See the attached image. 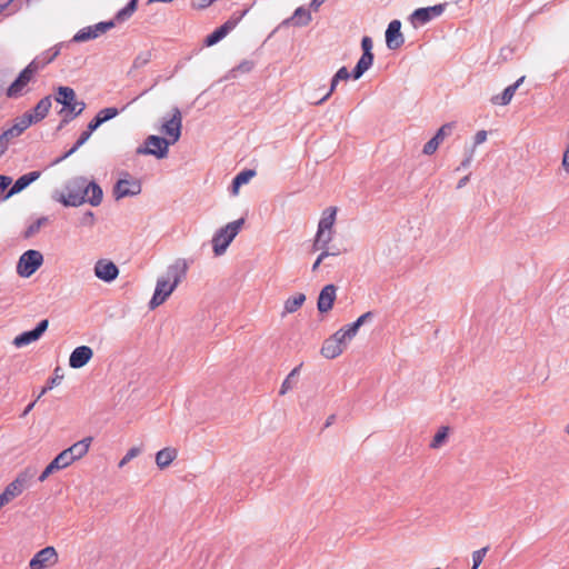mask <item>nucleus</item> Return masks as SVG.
<instances>
[{"label": "nucleus", "mask_w": 569, "mask_h": 569, "mask_svg": "<svg viewBox=\"0 0 569 569\" xmlns=\"http://www.w3.org/2000/svg\"><path fill=\"white\" fill-rule=\"evenodd\" d=\"M337 297V288L335 284H327L322 288L320 291L319 298H318V310L321 313H326L330 311L333 307L335 300Z\"/></svg>", "instance_id": "aec40b11"}, {"label": "nucleus", "mask_w": 569, "mask_h": 569, "mask_svg": "<svg viewBox=\"0 0 569 569\" xmlns=\"http://www.w3.org/2000/svg\"><path fill=\"white\" fill-rule=\"evenodd\" d=\"M26 129V126L21 124V120L17 119L12 127L0 134V158L7 151L9 142L19 137Z\"/></svg>", "instance_id": "5701e85b"}, {"label": "nucleus", "mask_w": 569, "mask_h": 569, "mask_svg": "<svg viewBox=\"0 0 569 569\" xmlns=\"http://www.w3.org/2000/svg\"><path fill=\"white\" fill-rule=\"evenodd\" d=\"M33 405H34V403H30V405L26 408V410H24L23 415H27V413L32 409Z\"/></svg>", "instance_id": "338daca9"}, {"label": "nucleus", "mask_w": 569, "mask_h": 569, "mask_svg": "<svg viewBox=\"0 0 569 569\" xmlns=\"http://www.w3.org/2000/svg\"><path fill=\"white\" fill-rule=\"evenodd\" d=\"M47 222V219L46 218H41V219H38L34 223H32L29 228H28V231H27V236H32L36 232L39 231V229L41 228V226Z\"/></svg>", "instance_id": "603ef678"}, {"label": "nucleus", "mask_w": 569, "mask_h": 569, "mask_svg": "<svg viewBox=\"0 0 569 569\" xmlns=\"http://www.w3.org/2000/svg\"><path fill=\"white\" fill-rule=\"evenodd\" d=\"M335 419H336L335 415L329 416L326 421V427L331 426L333 423Z\"/></svg>", "instance_id": "0e129e2a"}, {"label": "nucleus", "mask_w": 569, "mask_h": 569, "mask_svg": "<svg viewBox=\"0 0 569 569\" xmlns=\"http://www.w3.org/2000/svg\"><path fill=\"white\" fill-rule=\"evenodd\" d=\"M59 467L57 466V463L54 462V460H52L46 468L44 470L41 472V475L39 476V481L40 482H43L46 481L53 472L56 471H59Z\"/></svg>", "instance_id": "49530a36"}, {"label": "nucleus", "mask_w": 569, "mask_h": 569, "mask_svg": "<svg viewBox=\"0 0 569 569\" xmlns=\"http://www.w3.org/2000/svg\"><path fill=\"white\" fill-rule=\"evenodd\" d=\"M91 132L87 129L84 130L79 139L77 140V142L74 143V146L64 154V158L69 157L70 154H72L73 152H76L82 144H84L89 138L91 137Z\"/></svg>", "instance_id": "a19ab883"}, {"label": "nucleus", "mask_w": 569, "mask_h": 569, "mask_svg": "<svg viewBox=\"0 0 569 569\" xmlns=\"http://www.w3.org/2000/svg\"><path fill=\"white\" fill-rule=\"evenodd\" d=\"M440 143H441V142H440V141H438V139H437V138H435V137H433V138H431V139H430L426 144H425V147H423V153H425V154H428V156L433 154V153L437 151V149H438V147L440 146Z\"/></svg>", "instance_id": "3c124183"}, {"label": "nucleus", "mask_w": 569, "mask_h": 569, "mask_svg": "<svg viewBox=\"0 0 569 569\" xmlns=\"http://www.w3.org/2000/svg\"><path fill=\"white\" fill-rule=\"evenodd\" d=\"M449 433L448 427H441L437 433L433 436L432 441L430 442V448L438 449L440 448L443 442L447 440Z\"/></svg>", "instance_id": "c9c22d12"}, {"label": "nucleus", "mask_w": 569, "mask_h": 569, "mask_svg": "<svg viewBox=\"0 0 569 569\" xmlns=\"http://www.w3.org/2000/svg\"><path fill=\"white\" fill-rule=\"evenodd\" d=\"M350 78V73L348 71V69L346 67H341L337 73L333 76L332 80H331V86H330V89L329 91L325 94V97L322 99H320L317 104L319 103H322L323 101H326L331 94L332 92L336 90L337 88V84L340 80H348Z\"/></svg>", "instance_id": "cd10ccee"}, {"label": "nucleus", "mask_w": 569, "mask_h": 569, "mask_svg": "<svg viewBox=\"0 0 569 569\" xmlns=\"http://www.w3.org/2000/svg\"><path fill=\"white\" fill-rule=\"evenodd\" d=\"M102 124L101 119H98L94 117L89 123L87 129L92 133L94 130H97Z\"/></svg>", "instance_id": "13d9d810"}, {"label": "nucleus", "mask_w": 569, "mask_h": 569, "mask_svg": "<svg viewBox=\"0 0 569 569\" xmlns=\"http://www.w3.org/2000/svg\"><path fill=\"white\" fill-rule=\"evenodd\" d=\"M445 10L443 4H437L428 8L417 9L412 13V22L425 24L430 21L432 18L440 16Z\"/></svg>", "instance_id": "4be33fe9"}, {"label": "nucleus", "mask_w": 569, "mask_h": 569, "mask_svg": "<svg viewBox=\"0 0 569 569\" xmlns=\"http://www.w3.org/2000/svg\"><path fill=\"white\" fill-rule=\"evenodd\" d=\"M40 63L31 61L17 77V79L7 89L8 98H19L27 92L28 84L33 80L39 71Z\"/></svg>", "instance_id": "0eeeda50"}, {"label": "nucleus", "mask_w": 569, "mask_h": 569, "mask_svg": "<svg viewBox=\"0 0 569 569\" xmlns=\"http://www.w3.org/2000/svg\"><path fill=\"white\" fill-rule=\"evenodd\" d=\"M59 467L57 466V463L54 462V460H52L46 468L44 470L41 472V475L39 476V481L40 482H43L46 481L53 472L56 471H59Z\"/></svg>", "instance_id": "de8ad7c7"}, {"label": "nucleus", "mask_w": 569, "mask_h": 569, "mask_svg": "<svg viewBox=\"0 0 569 569\" xmlns=\"http://www.w3.org/2000/svg\"><path fill=\"white\" fill-rule=\"evenodd\" d=\"M182 114L178 108L172 109L170 119L163 121L160 131L170 144H174L181 137Z\"/></svg>", "instance_id": "9b49d317"}, {"label": "nucleus", "mask_w": 569, "mask_h": 569, "mask_svg": "<svg viewBox=\"0 0 569 569\" xmlns=\"http://www.w3.org/2000/svg\"><path fill=\"white\" fill-rule=\"evenodd\" d=\"M54 100L63 106L60 113L64 114V122L74 119L86 109V103L77 100L76 91L70 87H58Z\"/></svg>", "instance_id": "20e7f679"}, {"label": "nucleus", "mask_w": 569, "mask_h": 569, "mask_svg": "<svg viewBox=\"0 0 569 569\" xmlns=\"http://www.w3.org/2000/svg\"><path fill=\"white\" fill-rule=\"evenodd\" d=\"M212 2L213 0H192V7L202 10L208 8Z\"/></svg>", "instance_id": "5fc2aeb1"}, {"label": "nucleus", "mask_w": 569, "mask_h": 569, "mask_svg": "<svg viewBox=\"0 0 569 569\" xmlns=\"http://www.w3.org/2000/svg\"><path fill=\"white\" fill-rule=\"evenodd\" d=\"M137 3L138 0H130V2L117 13L116 19L118 21L127 20L137 10Z\"/></svg>", "instance_id": "4c0bfd02"}, {"label": "nucleus", "mask_w": 569, "mask_h": 569, "mask_svg": "<svg viewBox=\"0 0 569 569\" xmlns=\"http://www.w3.org/2000/svg\"><path fill=\"white\" fill-rule=\"evenodd\" d=\"M58 54H59V49L57 47H54V48H51V49L44 51L43 53H41L40 56L34 58L32 61H38V63H40V67H39V71H40L48 63L53 61Z\"/></svg>", "instance_id": "f704fd0d"}, {"label": "nucleus", "mask_w": 569, "mask_h": 569, "mask_svg": "<svg viewBox=\"0 0 569 569\" xmlns=\"http://www.w3.org/2000/svg\"><path fill=\"white\" fill-rule=\"evenodd\" d=\"M141 452L140 448L132 447L130 448L127 453L122 457V459L119 461L118 467L123 468L129 461H131L133 458L139 456Z\"/></svg>", "instance_id": "37998d69"}, {"label": "nucleus", "mask_w": 569, "mask_h": 569, "mask_svg": "<svg viewBox=\"0 0 569 569\" xmlns=\"http://www.w3.org/2000/svg\"><path fill=\"white\" fill-rule=\"evenodd\" d=\"M306 301L305 293H296L284 301L283 315L293 313L299 310Z\"/></svg>", "instance_id": "bb28decb"}, {"label": "nucleus", "mask_w": 569, "mask_h": 569, "mask_svg": "<svg viewBox=\"0 0 569 569\" xmlns=\"http://www.w3.org/2000/svg\"><path fill=\"white\" fill-rule=\"evenodd\" d=\"M114 27L113 21L108 22H99L93 26H88L82 29H80L74 36L73 41L74 42H86L89 40L97 39L98 37L104 34L107 31L112 29Z\"/></svg>", "instance_id": "4468645a"}, {"label": "nucleus", "mask_w": 569, "mask_h": 569, "mask_svg": "<svg viewBox=\"0 0 569 569\" xmlns=\"http://www.w3.org/2000/svg\"><path fill=\"white\" fill-rule=\"evenodd\" d=\"M487 140V131L480 130L475 136V144H481Z\"/></svg>", "instance_id": "4d7b16f0"}, {"label": "nucleus", "mask_w": 569, "mask_h": 569, "mask_svg": "<svg viewBox=\"0 0 569 569\" xmlns=\"http://www.w3.org/2000/svg\"><path fill=\"white\" fill-rule=\"evenodd\" d=\"M566 433L569 436V423L566 426Z\"/></svg>", "instance_id": "774afa93"}, {"label": "nucleus", "mask_w": 569, "mask_h": 569, "mask_svg": "<svg viewBox=\"0 0 569 569\" xmlns=\"http://www.w3.org/2000/svg\"><path fill=\"white\" fill-rule=\"evenodd\" d=\"M173 0H148L149 3H154V2H172Z\"/></svg>", "instance_id": "69168bd1"}, {"label": "nucleus", "mask_w": 569, "mask_h": 569, "mask_svg": "<svg viewBox=\"0 0 569 569\" xmlns=\"http://www.w3.org/2000/svg\"><path fill=\"white\" fill-rule=\"evenodd\" d=\"M12 179L7 176H0V197H2V193L4 190L11 184Z\"/></svg>", "instance_id": "6e6d98bb"}, {"label": "nucleus", "mask_w": 569, "mask_h": 569, "mask_svg": "<svg viewBox=\"0 0 569 569\" xmlns=\"http://www.w3.org/2000/svg\"><path fill=\"white\" fill-rule=\"evenodd\" d=\"M43 263V256L38 250H27L17 264V273L22 278L31 277Z\"/></svg>", "instance_id": "1a4fd4ad"}, {"label": "nucleus", "mask_w": 569, "mask_h": 569, "mask_svg": "<svg viewBox=\"0 0 569 569\" xmlns=\"http://www.w3.org/2000/svg\"><path fill=\"white\" fill-rule=\"evenodd\" d=\"M87 179L79 177L68 183L64 193L61 194L60 201L64 206L78 207L87 202Z\"/></svg>", "instance_id": "423d86ee"}, {"label": "nucleus", "mask_w": 569, "mask_h": 569, "mask_svg": "<svg viewBox=\"0 0 569 569\" xmlns=\"http://www.w3.org/2000/svg\"><path fill=\"white\" fill-rule=\"evenodd\" d=\"M119 114V110L117 108H104L102 110H100L98 113H97V118L98 119H101V122L104 123L111 119H113L114 117H117Z\"/></svg>", "instance_id": "ea45409f"}, {"label": "nucleus", "mask_w": 569, "mask_h": 569, "mask_svg": "<svg viewBox=\"0 0 569 569\" xmlns=\"http://www.w3.org/2000/svg\"><path fill=\"white\" fill-rule=\"evenodd\" d=\"M295 26H307L311 21L310 12L303 7H299L296 9L293 16L289 20Z\"/></svg>", "instance_id": "473e14b6"}, {"label": "nucleus", "mask_w": 569, "mask_h": 569, "mask_svg": "<svg viewBox=\"0 0 569 569\" xmlns=\"http://www.w3.org/2000/svg\"><path fill=\"white\" fill-rule=\"evenodd\" d=\"M92 441H93L92 437H86V438L74 442L69 448H67V451L72 457L74 462L87 456V453L89 452V449L91 447Z\"/></svg>", "instance_id": "393cba45"}, {"label": "nucleus", "mask_w": 569, "mask_h": 569, "mask_svg": "<svg viewBox=\"0 0 569 569\" xmlns=\"http://www.w3.org/2000/svg\"><path fill=\"white\" fill-rule=\"evenodd\" d=\"M372 317L371 312H366L360 316L355 322L347 325L343 329L347 331L348 337L352 339L356 337L359 328L366 322L367 319Z\"/></svg>", "instance_id": "72a5a7b5"}, {"label": "nucleus", "mask_w": 569, "mask_h": 569, "mask_svg": "<svg viewBox=\"0 0 569 569\" xmlns=\"http://www.w3.org/2000/svg\"><path fill=\"white\" fill-rule=\"evenodd\" d=\"M93 357V351L88 346L77 347L70 355L69 366L73 369L84 367Z\"/></svg>", "instance_id": "6ab92c4d"}, {"label": "nucleus", "mask_w": 569, "mask_h": 569, "mask_svg": "<svg viewBox=\"0 0 569 569\" xmlns=\"http://www.w3.org/2000/svg\"><path fill=\"white\" fill-rule=\"evenodd\" d=\"M562 167L566 170V172L569 173V144L567 146L563 157H562Z\"/></svg>", "instance_id": "bf43d9fd"}, {"label": "nucleus", "mask_w": 569, "mask_h": 569, "mask_svg": "<svg viewBox=\"0 0 569 569\" xmlns=\"http://www.w3.org/2000/svg\"><path fill=\"white\" fill-rule=\"evenodd\" d=\"M59 562V553L52 546L37 551L29 561V569H51Z\"/></svg>", "instance_id": "9d476101"}, {"label": "nucleus", "mask_w": 569, "mask_h": 569, "mask_svg": "<svg viewBox=\"0 0 569 569\" xmlns=\"http://www.w3.org/2000/svg\"><path fill=\"white\" fill-rule=\"evenodd\" d=\"M87 202H89L91 206H99L103 196L101 188L93 181H87Z\"/></svg>", "instance_id": "c85d7f7f"}, {"label": "nucleus", "mask_w": 569, "mask_h": 569, "mask_svg": "<svg viewBox=\"0 0 569 569\" xmlns=\"http://www.w3.org/2000/svg\"><path fill=\"white\" fill-rule=\"evenodd\" d=\"M351 340L352 338L348 337L347 331L341 328L323 341L320 353L326 359H335L343 352Z\"/></svg>", "instance_id": "6e6552de"}, {"label": "nucleus", "mask_w": 569, "mask_h": 569, "mask_svg": "<svg viewBox=\"0 0 569 569\" xmlns=\"http://www.w3.org/2000/svg\"><path fill=\"white\" fill-rule=\"evenodd\" d=\"M40 177L39 171H31L29 173H26L21 176L11 187V189L2 196L3 200L9 199L16 193L21 192L24 188H27L30 183L36 181Z\"/></svg>", "instance_id": "b1692460"}, {"label": "nucleus", "mask_w": 569, "mask_h": 569, "mask_svg": "<svg viewBox=\"0 0 569 569\" xmlns=\"http://www.w3.org/2000/svg\"><path fill=\"white\" fill-rule=\"evenodd\" d=\"M59 467L57 466V463L54 462V460H52L46 468L44 470L41 472V475L39 476V481L40 482H43L46 481L53 472L56 471H59Z\"/></svg>", "instance_id": "a18cd8bd"}, {"label": "nucleus", "mask_w": 569, "mask_h": 569, "mask_svg": "<svg viewBox=\"0 0 569 569\" xmlns=\"http://www.w3.org/2000/svg\"><path fill=\"white\" fill-rule=\"evenodd\" d=\"M325 1L326 0H312L310 6L315 11H317Z\"/></svg>", "instance_id": "680f3d73"}, {"label": "nucleus", "mask_w": 569, "mask_h": 569, "mask_svg": "<svg viewBox=\"0 0 569 569\" xmlns=\"http://www.w3.org/2000/svg\"><path fill=\"white\" fill-rule=\"evenodd\" d=\"M373 62V54H363L359 59L356 68L353 69L352 76L355 79H359L371 66Z\"/></svg>", "instance_id": "c756f323"}, {"label": "nucleus", "mask_w": 569, "mask_h": 569, "mask_svg": "<svg viewBox=\"0 0 569 569\" xmlns=\"http://www.w3.org/2000/svg\"><path fill=\"white\" fill-rule=\"evenodd\" d=\"M515 93V86H508L501 94L493 96L490 101L495 106H507L511 102Z\"/></svg>", "instance_id": "2f4dec72"}, {"label": "nucleus", "mask_w": 569, "mask_h": 569, "mask_svg": "<svg viewBox=\"0 0 569 569\" xmlns=\"http://www.w3.org/2000/svg\"><path fill=\"white\" fill-rule=\"evenodd\" d=\"M488 547H483L479 550H476L472 552V568L471 569H478L479 566L482 563L483 561V558L486 557L487 552H488Z\"/></svg>", "instance_id": "79ce46f5"}, {"label": "nucleus", "mask_w": 569, "mask_h": 569, "mask_svg": "<svg viewBox=\"0 0 569 569\" xmlns=\"http://www.w3.org/2000/svg\"><path fill=\"white\" fill-rule=\"evenodd\" d=\"M244 223V218H240L217 231L212 239L213 252L216 256H221L226 252L229 244L237 237Z\"/></svg>", "instance_id": "39448f33"}, {"label": "nucleus", "mask_w": 569, "mask_h": 569, "mask_svg": "<svg viewBox=\"0 0 569 569\" xmlns=\"http://www.w3.org/2000/svg\"><path fill=\"white\" fill-rule=\"evenodd\" d=\"M401 22L399 20H392L386 31V43L391 50L398 49L403 43V37L401 34Z\"/></svg>", "instance_id": "412c9836"}, {"label": "nucleus", "mask_w": 569, "mask_h": 569, "mask_svg": "<svg viewBox=\"0 0 569 569\" xmlns=\"http://www.w3.org/2000/svg\"><path fill=\"white\" fill-rule=\"evenodd\" d=\"M321 250V253L319 254V257L317 258V260L315 261L313 266H312V271H316L320 263L329 256H338L340 254V251H329L328 249H320Z\"/></svg>", "instance_id": "8fccbe9b"}, {"label": "nucleus", "mask_w": 569, "mask_h": 569, "mask_svg": "<svg viewBox=\"0 0 569 569\" xmlns=\"http://www.w3.org/2000/svg\"><path fill=\"white\" fill-rule=\"evenodd\" d=\"M363 54H372V40L369 37H363L361 41Z\"/></svg>", "instance_id": "864d4df0"}, {"label": "nucleus", "mask_w": 569, "mask_h": 569, "mask_svg": "<svg viewBox=\"0 0 569 569\" xmlns=\"http://www.w3.org/2000/svg\"><path fill=\"white\" fill-rule=\"evenodd\" d=\"M36 476V470L32 467H27L20 471L17 477L9 482L3 491L0 493V510L21 496L31 485Z\"/></svg>", "instance_id": "f03ea898"}, {"label": "nucleus", "mask_w": 569, "mask_h": 569, "mask_svg": "<svg viewBox=\"0 0 569 569\" xmlns=\"http://www.w3.org/2000/svg\"><path fill=\"white\" fill-rule=\"evenodd\" d=\"M188 269V261L181 258L168 267L166 277L157 280L153 296L149 302L151 310L161 306L171 296L178 284L186 278Z\"/></svg>", "instance_id": "f257e3e1"}, {"label": "nucleus", "mask_w": 569, "mask_h": 569, "mask_svg": "<svg viewBox=\"0 0 569 569\" xmlns=\"http://www.w3.org/2000/svg\"><path fill=\"white\" fill-rule=\"evenodd\" d=\"M59 467L57 466V463L54 462V460H52L46 468L44 470L41 472V475L39 476V481L40 482H43L46 481L53 472L56 471H59Z\"/></svg>", "instance_id": "c03bdc74"}, {"label": "nucleus", "mask_w": 569, "mask_h": 569, "mask_svg": "<svg viewBox=\"0 0 569 569\" xmlns=\"http://www.w3.org/2000/svg\"><path fill=\"white\" fill-rule=\"evenodd\" d=\"M247 11H243L242 14L238 18H230L222 26L216 29L212 33H210L206 40L204 44L207 47H211L222 40L231 30L236 28L241 18L246 14Z\"/></svg>", "instance_id": "f3484780"}, {"label": "nucleus", "mask_w": 569, "mask_h": 569, "mask_svg": "<svg viewBox=\"0 0 569 569\" xmlns=\"http://www.w3.org/2000/svg\"><path fill=\"white\" fill-rule=\"evenodd\" d=\"M94 274L106 282H111L118 277L119 269L112 261L101 259L94 266Z\"/></svg>", "instance_id": "a211bd4d"}, {"label": "nucleus", "mask_w": 569, "mask_h": 569, "mask_svg": "<svg viewBox=\"0 0 569 569\" xmlns=\"http://www.w3.org/2000/svg\"><path fill=\"white\" fill-rule=\"evenodd\" d=\"M254 176H256L254 170H243L240 173H238L232 181V193L238 194L239 188L242 184L248 183L251 180V178H253Z\"/></svg>", "instance_id": "7c9ffc66"}, {"label": "nucleus", "mask_w": 569, "mask_h": 569, "mask_svg": "<svg viewBox=\"0 0 569 569\" xmlns=\"http://www.w3.org/2000/svg\"><path fill=\"white\" fill-rule=\"evenodd\" d=\"M141 182L126 174L124 178L119 179L114 186L113 193L116 199H121L124 197L137 196L141 192Z\"/></svg>", "instance_id": "2eb2a0df"}, {"label": "nucleus", "mask_w": 569, "mask_h": 569, "mask_svg": "<svg viewBox=\"0 0 569 569\" xmlns=\"http://www.w3.org/2000/svg\"><path fill=\"white\" fill-rule=\"evenodd\" d=\"M337 212V207H329L322 211L312 244V249L315 251L319 249H328L327 247L333 239L335 234Z\"/></svg>", "instance_id": "7ed1b4c3"}, {"label": "nucleus", "mask_w": 569, "mask_h": 569, "mask_svg": "<svg viewBox=\"0 0 569 569\" xmlns=\"http://www.w3.org/2000/svg\"><path fill=\"white\" fill-rule=\"evenodd\" d=\"M11 6L10 0H0V14Z\"/></svg>", "instance_id": "052dcab7"}, {"label": "nucleus", "mask_w": 569, "mask_h": 569, "mask_svg": "<svg viewBox=\"0 0 569 569\" xmlns=\"http://www.w3.org/2000/svg\"><path fill=\"white\" fill-rule=\"evenodd\" d=\"M300 367H301V365L299 367H296L295 369H292L291 372L283 380L280 391H279V393L281 396L286 395L289 390H291L293 388L292 378L296 375H298Z\"/></svg>", "instance_id": "58836bf2"}, {"label": "nucleus", "mask_w": 569, "mask_h": 569, "mask_svg": "<svg viewBox=\"0 0 569 569\" xmlns=\"http://www.w3.org/2000/svg\"><path fill=\"white\" fill-rule=\"evenodd\" d=\"M178 457V450L172 447H166L156 453V463L160 469L169 467Z\"/></svg>", "instance_id": "a878e982"}, {"label": "nucleus", "mask_w": 569, "mask_h": 569, "mask_svg": "<svg viewBox=\"0 0 569 569\" xmlns=\"http://www.w3.org/2000/svg\"><path fill=\"white\" fill-rule=\"evenodd\" d=\"M53 460L60 470L68 468L74 462L67 449L62 450Z\"/></svg>", "instance_id": "e433bc0d"}, {"label": "nucleus", "mask_w": 569, "mask_h": 569, "mask_svg": "<svg viewBox=\"0 0 569 569\" xmlns=\"http://www.w3.org/2000/svg\"><path fill=\"white\" fill-rule=\"evenodd\" d=\"M51 109V97L47 96L42 98L32 111L26 112L19 119L21 120V124L26 126L28 129L31 124L40 122L42 119L47 117Z\"/></svg>", "instance_id": "ddd939ff"}, {"label": "nucleus", "mask_w": 569, "mask_h": 569, "mask_svg": "<svg viewBox=\"0 0 569 569\" xmlns=\"http://www.w3.org/2000/svg\"><path fill=\"white\" fill-rule=\"evenodd\" d=\"M48 326H49L48 319L41 320L33 330L26 331V332H22L21 335L17 336L13 339L14 347L21 348V347L28 346V345L37 341L48 329Z\"/></svg>", "instance_id": "dca6fc26"}, {"label": "nucleus", "mask_w": 569, "mask_h": 569, "mask_svg": "<svg viewBox=\"0 0 569 569\" xmlns=\"http://www.w3.org/2000/svg\"><path fill=\"white\" fill-rule=\"evenodd\" d=\"M455 128V123H446L443 124L439 130L438 132L436 133L435 138L438 139V141L442 142L445 140L446 137H448L449 134H451L452 130Z\"/></svg>", "instance_id": "09e8293b"}, {"label": "nucleus", "mask_w": 569, "mask_h": 569, "mask_svg": "<svg viewBox=\"0 0 569 569\" xmlns=\"http://www.w3.org/2000/svg\"><path fill=\"white\" fill-rule=\"evenodd\" d=\"M170 142L158 136H149L144 141V147L137 149L138 154H152L158 159L167 157Z\"/></svg>", "instance_id": "f8f14e48"}, {"label": "nucleus", "mask_w": 569, "mask_h": 569, "mask_svg": "<svg viewBox=\"0 0 569 569\" xmlns=\"http://www.w3.org/2000/svg\"><path fill=\"white\" fill-rule=\"evenodd\" d=\"M526 77L522 76L520 77L515 83H512L511 86H515V90L517 91V89L523 83Z\"/></svg>", "instance_id": "e2e57ef3"}]
</instances>
